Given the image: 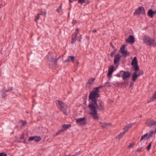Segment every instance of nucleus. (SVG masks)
<instances>
[{"label":"nucleus","instance_id":"nucleus-23","mask_svg":"<svg viewBox=\"0 0 156 156\" xmlns=\"http://www.w3.org/2000/svg\"><path fill=\"white\" fill-rule=\"evenodd\" d=\"M125 82H123V84H125V88L127 86L129 85V84L130 83V82L128 81L127 80H126V79H123Z\"/></svg>","mask_w":156,"mask_h":156},{"label":"nucleus","instance_id":"nucleus-57","mask_svg":"<svg viewBox=\"0 0 156 156\" xmlns=\"http://www.w3.org/2000/svg\"><path fill=\"white\" fill-rule=\"evenodd\" d=\"M154 14L156 13V11H154Z\"/></svg>","mask_w":156,"mask_h":156},{"label":"nucleus","instance_id":"nucleus-18","mask_svg":"<svg viewBox=\"0 0 156 156\" xmlns=\"http://www.w3.org/2000/svg\"><path fill=\"white\" fill-rule=\"evenodd\" d=\"M147 15L151 18H153L154 15V11L152 9H150L147 12Z\"/></svg>","mask_w":156,"mask_h":156},{"label":"nucleus","instance_id":"nucleus-8","mask_svg":"<svg viewBox=\"0 0 156 156\" xmlns=\"http://www.w3.org/2000/svg\"><path fill=\"white\" fill-rule=\"evenodd\" d=\"M76 122L78 124L80 125H85L86 124V119L85 117L80 118L76 119Z\"/></svg>","mask_w":156,"mask_h":156},{"label":"nucleus","instance_id":"nucleus-53","mask_svg":"<svg viewBox=\"0 0 156 156\" xmlns=\"http://www.w3.org/2000/svg\"><path fill=\"white\" fill-rule=\"evenodd\" d=\"M97 31V30L95 29L93 30L92 32H93L94 33H95V32H96Z\"/></svg>","mask_w":156,"mask_h":156},{"label":"nucleus","instance_id":"nucleus-47","mask_svg":"<svg viewBox=\"0 0 156 156\" xmlns=\"http://www.w3.org/2000/svg\"><path fill=\"white\" fill-rule=\"evenodd\" d=\"M70 60V59L68 58L67 60L63 61V62L66 63L67 62L69 61Z\"/></svg>","mask_w":156,"mask_h":156},{"label":"nucleus","instance_id":"nucleus-14","mask_svg":"<svg viewBox=\"0 0 156 156\" xmlns=\"http://www.w3.org/2000/svg\"><path fill=\"white\" fill-rule=\"evenodd\" d=\"M126 42H129L131 43H133L135 42V38L133 35H130L129 38L126 39Z\"/></svg>","mask_w":156,"mask_h":156},{"label":"nucleus","instance_id":"nucleus-33","mask_svg":"<svg viewBox=\"0 0 156 156\" xmlns=\"http://www.w3.org/2000/svg\"><path fill=\"white\" fill-rule=\"evenodd\" d=\"M148 135V133H147L142 136L140 140V141L142 140L145 137L147 136Z\"/></svg>","mask_w":156,"mask_h":156},{"label":"nucleus","instance_id":"nucleus-41","mask_svg":"<svg viewBox=\"0 0 156 156\" xmlns=\"http://www.w3.org/2000/svg\"><path fill=\"white\" fill-rule=\"evenodd\" d=\"M78 2L79 3H83L84 2H85V0H79L78 1Z\"/></svg>","mask_w":156,"mask_h":156},{"label":"nucleus","instance_id":"nucleus-29","mask_svg":"<svg viewBox=\"0 0 156 156\" xmlns=\"http://www.w3.org/2000/svg\"><path fill=\"white\" fill-rule=\"evenodd\" d=\"M42 14H38L37 15V16L36 18L35 19V21L36 22H37V20H38V19L39 18L40 16L42 15Z\"/></svg>","mask_w":156,"mask_h":156},{"label":"nucleus","instance_id":"nucleus-48","mask_svg":"<svg viewBox=\"0 0 156 156\" xmlns=\"http://www.w3.org/2000/svg\"><path fill=\"white\" fill-rule=\"evenodd\" d=\"M24 137V134H23L20 137V139H23Z\"/></svg>","mask_w":156,"mask_h":156},{"label":"nucleus","instance_id":"nucleus-21","mask_svg":"<svg viewBox=\"0 0 156 156\" xmlns=\"http://www.w3.org/2000/svg\"><path fill=\"white\" fill-rule=\"evenodd\" d=\"M100 125L103 128H107L108 127V124L106 123H102L101 122L100 123Z\"/></svg>","mask_w":156,"mask_h":156},{"label":"nucleus","instance_id":"nucleus-36","mask_svg":"<svg viewBox=\"0 0 156 156\" xmlns=\"http://www.w3.org/2000/svg\"><path fill=\"white\" fill-rule=\"evenodd\" d=\"M133 123H130L129 124H128V125L126 126V127H127L128 129H129L133 125Z\"/></svg>","mask_w":156,"mask_h":156},{"label":"nucleus","instance_id":"nucleus-11","mask_svg":"<svg viewBox=\"0 0 156 156\" xmlns=\"http://www.w3.org/2000/svg\"><path fill=\"white\" fill-rule=\"evenodd\" d=\"M143 73L144 72L142 70L140 71L139 72H135L132 75V78H137Z\"/></svg>","mask_w":156,"mask_h":156},{"label":"nucleus","instance_id":"nucleus-25","mask_svg":"<svg viewBox=\"0 0 156 156\" xmlns=\"http://www.w3.org/2000/svg\"><path fill=\"white\" fill-rule=\"evenodd\" d=\"M99 89H98V88L95 87L94 88V90L92 91L95 92L97 94H99Z\"/></svg>","mask_w":156,"mask_h":156},{"label":"nucleus","instance_id":"nucleus-19","mask_svg":"<svg viewBox=\"0 0 156 156\" xmlns=\"http://www.w3.org/2000/svg\"><path fill=\"white\" fill-rule=\"evenodd\" d=\"M131 64L133 66L137 65V61L136 57L134 58Z\"/></svg>","mask_w":156,"mask_h":156},{"label":"nucleus","instance_id":"nucleus-54","mask_svg":"<svg viewBox=\"0 0 156 156\" xmlns=\"http://www.w3.org/2000/svg\"><path fill=\"white\" fill-rule=\"evenodd\" d=\"M76 23V21L75 20H73V23Z\"/></svg>","mask_w":156,"mask_h":156},{"label":"nucleus","instance_id":"nucleus-58","mask_svg":"<svg viewBox=\"0 0 156 156\" xmlns=\"http://www.w3.org/2000/svg\"><path fill=\"white\" fill-rule=\"evenodd\" d=\"M64 156H70V155H68V156H66V155H64Z\"/></svg>","mask_w":156,"mask_h":156},{"label":"nucleus","instance_id":"nucleus-1","mask_svg":"<svg viewBox=\"0 0 156 156\" xmlns=\"http://www.w3.org/2000/svg\"><path fill=\"white\" fill-rule=\"evenodd\" d=\"M100 97L99 94L96 93L95 92L91 91L89 95V99L91 100L89 104L88 107L91 110L90 114L93 117L94 119H98V116L97 111L96 107L94 105H97V98Z\"/></svg>","mask_w":156,"mask_h":156},{"label":"nucleus","instance_id":"nucleus-7","mask_svg":"<svg viewBox=\"0 0 156 156\" xmlns=\"http://www.w3.org/2000/svg\"><path fill=\"white\" fill-rule=\"evenodd\" d=\"M146 123L147 126L149 127H151L153 126H156V121L151 119H147Z\"/></svg>","mask_w":156,"mask_h":156},{"label":"nucleus","instance_id":"nucleus-4","mask_svg":"<svg viewBox=\"0 0 156 156\" xmlns=\"http://www.w3.org/2000/svg\"><path fill=\"white\" fill-rule=\"evenodd\" d=\"M142 14L143 15L145 14V10L144 8L143 7H139L136 9L134 13V15H139L140 14Z\"/></svg>","mask_w":156,"mask_h":156},{"label":"nucleus","instance_id":"nucleus-44","mask_svg":"<svg viewBox=\"0 0 156 156\" xmlns=\"http://www.w3.org/2000/svg\"><path fill=\"white\" fill-rule=\"evenodd\" d=\"M115 53V51H112L111 52V55H110L111 57H112L114 55Z\"/></svg>","mask_w":156,"mask_h":156},{"label":"nucleus","instance_id":"nucleus-26","mask_svg":"<svg viewBox=\"0 0 156 156\" xmlns=\"http://www.w3.org/2000/svg\"><path fill=\"white\" fill-rule=\"evenodd\" d=\"M136 79H132V82H130V87H132L134 84V82L136 81Z\"/></svg>","mask_w":156,"mask_h":156},{"label":"nucleus","instance_id":"nucleus-24","mask_svg":"<svg viewBox=\"0 0 156 156\" xmlns=\"http://www.w3.org/2000/svg\"><path fill=\"white\" fill-rule=\"evenodd\" d=\"M155 131L156 130L154 131L153 130H151L148 133V138H150L152 136V135L154 133V132H155Z\"/></svg>","mask_w":156,"mask_h":156},{"label":"nucleus","instance_id":"nucleus-45","mask_svg":"<svg viewBox=\"0 0 156 156\" xmlns=\"http://www.w3.org/2000/svg\"><path fill=\"white\" fill-rule=\"evenodd\" d=\"M123 84V82H122L121 83H120V85L121 87L123 88L125 87V84Z\"/></svg>","mask_w":156,"mask_h":156},{"label":"nucleus","instance_id":"nucleus-27","mask_svg":"<svg viewBox=\"0 0 156 156\" xmlns=\"http://www.w3.org/2000/svg\"><path fill=\"white\" fill-rule=\"evenodd\" d=\"M135 72H137L139 70V67L138 65L133 66Z\"/></svg>","mask_w":156,"mask_h":156},{"label":"nucleus","instance_id":"nucleus-16","mask_svg":"<svg viewBox=\"0 0 156 156\" xmlns=\"http://www.w3.org/2000/svg\"><path fill=\"white\" fill-rule=\"evenodd\" d=\"M78 35L77 33L75 32L74 34L72 36V38L71 43L72 44H74L76 40V38Z\"/></svg>","mask_w":156,"mask_h":156},{"label":"nucleus","instance_id":"nucleus-30","mask_svg":"<svg viewBox=\"0 0 156 156\" xmlns=\"http://www.w3.org/2000/svg\"><path fill=\"white\" fill-rule=\"evenodd\" d=\"M65 130H64V129H61L59 130V131H58L56 134V135H58L61 132H63V131H64Z\"/></svg>","mask_w":156,"mask_h":156},{"label":"nucleus","instance_id":"nucleus-5","mask_svg":"<svg viewBox=\"0 0 156 156\" xmlns=\"http://www.w3.org/2000/svg\"><path fill=\"white\" fill-rule=\"evenodd\" d=\"M60 58L59 57L58 59L55 58L53 56L51 55L50 54H48L46 56V58H47L48 60L50 62H53L55 65H56L57 61Z\"/></svg>","mask_w":156,"mask_h":156},{"label":"nucleus","instance_id":"nucleus-12","mask_svg":"<svg viewBox=\"0 0 156 156\" xmlns=\"http://www.w3.org/2000/svg\"><path fill=\"white\" fill-rule=\"evenodd\" d=\"M121 72H122V78H128L130 76L131 73L128 71H122Z\"/></svg>","mask_w":156,"mask_h":156},{"label":"nucleus","instance_id":"nucleus-52","mask_svg":"<svg viewBox=\"0 0 156 156\" xmlns=\"http://www.w3.org/2000/svg\"><path fill=\"white\" fill-rule=\"evenodd\" d=\"M103 87V86H100L99 87H97L98 88V89L100 90V89L102 87Z\"/></svg>","mask_w":156,"mask_h":156},{"label":"nucleus","instance_id":"nucleus-10","mask_svg":"<svg viewBox=\"0 0 156 156\" xmlns=\"http://www.w3.org/2000/svg\"><path fill=\"white\" fill-rule=\"evenodd\" d=\"M41 140V136H34L30 137L29 138L28 140L29 141H31L34 140L36 142H39Z\"/></svg>","mask_w":156,"mask_h":156},{"label":"nucleus","instance_id":"nucleus-51","mask_svg":"<svg viewBox=\"0 0 156 156\" xmlns=\"http://www.w3.org/2000/svg\"><path fill=\"white\" fill-rule=\"evenodd\" d=\"M134 144H131L128 147H133Z\"/></svg>","mask_w":156,"mask_h":156},{"label":"nucleus","instance_id":"nucleus-40","mask_svg":"<svg viewBox=\"0 0 156 156\" xmlns=\"http://www.w3.org/2000/svg\"><path fill=\"white\" fill-rule=\"evenodd\" d=\"M80 151H79L77 152H76L75 154L72 155V156H77L79 154H80Z\"/></svg>","mask_w":156,"mask_h":156},{"label":"nucleus","instance_id":"nucleus-32","mask_svg":"<svg viewBox=\"0 0 156 156\" xmlns=\"http://www.w3.org/2000/svg\"><path fill=\"white\" fill-rule=\"evenodd\" d=\"M62 8V5H60L58 7V8L56 10V11L58 12H59L61 10V9Z\"/></svg>","mask_w":156,"mask_h":156},{"label":"nucleus","instance_id":"nucleus-22","mask_svg":"<svg viewBox=\"0 0 156 156\" xmlns=\"http://www.w3.org/2000/svg\"><path fill=\"white\" fill-rule=\"evenodd\" d=\"M71 124H64L62 126L63 128L65 130H66L69 127L71 126Z\"/></svg>","mask_w":156,"mask_h":156},{"label":"nucleus","instance_id":"nucleus-37","mask_svg":"<svg viewBox=\"0 0 156 156\" xmlns=\"http://www.w3.org/2000/svg\"><path fill=\"white\" fill-rule=\"evenodd\" d=\"M8 92V90L6 89H2L1 90V92L2 93H5L6 92Z\"/></svg>","mask_w":156,"mask_h":156},{"label":"nucleus","instance_id":"nucleus-13","mask_svg":"<svg viewBox=\"0 0 156 156\" xmlns=\"http://www.w3.org/2000/svg\"><path fill=\"white\" fill-rule=\"evenodd\" d=\"M94 105V106L96 107V108H97L100 111L103 110L104 109V104L102 102L100 103L99 105H98L97 102V105Z\"/></svg>","mask_w":156,"mask_h":156},{"label":"nucleus","instance_id":"nucleus-34","mask_svg":"<svg viewBox=\"0 0 156 156\" xmlns=\"http://www.w3.org/2000/svg\"><path fill=\"white\" fill-rule=\"evenodd\" d=\"M123 129L124 130V131H123L124 132H125V133H126L128 130L129 129L125 126L123 128Z\"/></svg>","mask_w":156,"mask_h":156},{"label":"nucleus","instance_id":"nucleus-42","mask_svg":"<svg viewBox=\"0 0 156 156\" xmlns=\"http://www.w3.org/2000/svg\"><path fill=\"white\" fill-rule=\"evenodd\" d=\"M142 149V147H139L136 149V151L137 152H139L141 151Z\"/></svg>","mask_w":156,"mask_h":156},{"label":"nucleus","instance_id":"nucleus-55","mask_svg":"<svg viewBox=\"0 0 156 156\" xmlns=\"http://www.w3.org/2000/svg\"><path fill=\"white\" fill-rule=\"evenodd\" d=\"M110 44L111 45V46H112V47L113 48H114V46L112 45V44H111V43H110Z\"/></svg>","mask_w":156,"mask_h":156},{"label":"nucleus","instance_id":"nucleus-15","mask_svg":"<svg viewBox=\"0 0 156 156\" xmlns=\"http://www.w3.org/2000/svg\"><path fill=\"white\" fill-rule=\"evenodd\" d=\"M95 79H90L88 80V82L86 85V87L88 88H90V86L92 85L94 83V82L95 80Z\"/></svg>","mask_w":156,"mask_h":156},{"label":"nucleus","instance_id":"nucleus-9","mask_svg":"<svg viewBox=\"0 0 156 156\" xmlns=\"http://www.w3.org/2000/svg\"><path fill=\"white\" fill-rule=\"evenodd\" d=\"M121 56L119 54L116 55L114 57V63L115 65H118L120 61Z\"/></svg>","mask_w":156,"mask_h":156},{"label":"nucleus","instance_id":"nucleus-6","mask_svg":"<svg viewBox=\"0 0 156 156\" xmlns=\"http://www.w3.org/2000/svg\"><path fill=\"white\" fill-rule=\"evenodd\" d=\"M125 44L122 45L120 48V50L122 56L126 57L129 54V53L128 52L127 50L125 49Z\"/></svg>","mask_w":156,"mask_h":156},{"label":"nucleus","instance_id":"nucleus-2","mask_svg":"<svg viewBox=\"0 0 156 156\" xmlns=\"http://www.w3.org/2000/svg\"><path fill=\"white\" fill-rule=\"evenodd\" d=\"M56 104L58 108L61 111L63 112L64 115H68L67 113L68 106L66 103H63L59 100H57Z\"/></svg>","mask_w":156,"mask_h":156},{"label":"nucleus","instance_id":"nucleus-50","mask_svg":"<svg viewBox=\"0 0 156 156\" xmlns=\"http://www.w3.org/2000/svg\"><path fill=\"white\" fill-rule=\"evenodd\" d=\"M79 31V29L78 28H77L75 30V32L76 33H77V34H78V32Z\"/></svg>","mask_w":156,"mask_h":156},{"label":"nucleus","instance_id":"nucleus-43","mask_svg":"<svg viewBox=\"0 0 156 156\" xmlns=\"http://www.w3.org/2000/svg\"><path fill=\"white\" fill-rule=\"evenodd\" d=\"M7 96V95H6L5 94V93H2V96L3 98H5L6 96Z\"/></svg>","mask_w":156,"mask_h":156},{"label":"nucleus","instance_id":"nucleus-28","mask_svg":"<svg viewBox=\"0 0 156 156\" xmlns=\"http://www.w3.org/2000/svg\"><path fill=\"white\" fill-rule=\"evenodd\" d=\"M68 58L70 59L72 62H73L74 60V57L73 56H68Z\"/></svg>","mask_w":156,"mask_h":156},{"label":"nucleus","instance_id":"nucleus-49","mask_svg":"<svg viewBox=\"0 0 156 156\" xmlns=\"http://www.w3.org/2000/svg\"><path fill=\"white\" fill-rule=\"evenodd\" d=\"M82 39V37H81V35H80V37L79 39H78V41H81V39Z\"/></svg>","mask_w":156,"mask_h":156},{"label":"nucleus","instance_id":"nucleus-17","mask_svg":"<svg viewBox=\"0 0 156 156\" xmlns=\"http://www.w3.org/2000/svg\"><path fill=\"white\" fill-rule=\"evenodd\" d=\"M114 67L113 66H111L109 68L108 75V76H110L114 71Z\"/></svg>","mask_w":156,"mask_h":156},{"label":"nucleus","instance_id":"nucleus-35","mask_svg":"<svg viewBox=\"0 0 156 156\" xmlns=\"http://www.w3.org/2000/svg\"><path fill=\"white\" fill-rule=\"evenodd\" d=\"M151 142L148 145V146L147 147V150L148 151H149L151 146Z\"/></svg>","mask_w":156,"mask_h":156},{"label":"nucleus","instance_id":"nucleus-31","mask_svg":"<svg viewBox=\"0 0 156 156\" xmlns=\"http://www.w3.org/2000/svg\"><path fill=\"white\" fill-rule=\"evenodd\" d=\"M21 121L22 122V126H25V124H27V122L26 121H24L23 120H21Z\"/></svg>","mask_w":156,"mask_h":156},{"label":"nucleus","instance_id":"nucleus-39","mask_svg":"<svg viewBox=\"0 0 156 156\" xmlns=\"http://www.w3.org/2000/svg\"><path fill=\"white\" fill-rule=\"evenodd\" d=\"M7 154L4 153H0V156H7Z\"/></svg>","mask_w":156,"mask_h":156},{"label":"nucleus","instance_id":"nucleus-56","mask_svg":"<svg viewBox=\"0 0 156 156\" xmlns=\"http://www.w3.org/2000/svg\"><path fill=\"white\" fill-rule=\"evenodd\" d=\"M69 2H73V0H69Z\"/></svg>","mask_w":156,"mask_h":156},{"label":"nucleus","instance_id":"nucleus-3","mask_svg":"<svg viewBox=\"0 0 156 156\" xmlns=\"http://www.w3.org/2000/svg\"><path fill=\"white\" fill-rule=\"evenodd\" d=\"M143 41L144 43L147 45L150 46L153 45L154 47L156 46V43L154 39L147 36L145 35L144 36Z\"/></svg>","mask_w":156,"mask_h":156},{"label":"nucleus","instance_id":"nucleus-20","mask_svg":"<svg viewBox=\"0 0 156 156\" xmlns=\"http://www.w3.org/2000/svg\"><path fill=\"white\" fill-rule=\"evenodd\" d=\"M125 133L123 131L120 133V134L116 137V139H120L122 137L123 135Z\"/></svg>","mask_w":156,"mask_h":156},{"label":"nucleus","instance_id":"nucleus-38","mask_svg":"<svg viewBox=\"0 0 156 156\" xmlns=\"http://www.w3.org/2000/svg\"><path fill=\"white\" fill-rule=\"evenodd\" d=\"M152 98L153 99H156V90L154 92Z\"/></svg>","mask_w":156,"mask_h":156},{"label":"nucleus","instance_id":"nucleus-46","mask_svg":"<svg viewBox=\"0 0 156 156\" xmlns=\"http://www.w3.org/2000/svg\"><path fill=\"white\" fill-rule=\"evenodd\" d=\"M13 89L12 87H10L9 89L8 90V92H11L13 90Z\"/></svg>","mask_w":156,"mask_h":156}]
</instances>
